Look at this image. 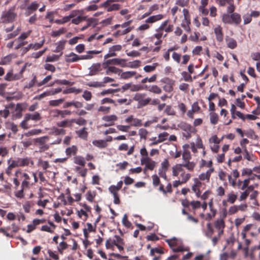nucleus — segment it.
I'll use <instances>...</instances> for the list:
<instances>
[{"instance_id":"c9c22d12","label":"nucleus","mask_w":260,"mask_h":260,"mask_svg":"<svg viewBox=\"0 0 260 260\" xmlns=\"http://www.w3.org/2000/svg\"><path fill=\"white\" fill-rule=\"evenodd\" d=\"M6 128L11 129L14 134L18 132V126L12 122H7L5 123Z\"/></svg>"},{"instance_id":"f704fd0d","label":"nucleus","mask_w":260,"mask_h":260,"mask_svg":"<svg viewBox=\"0 0 260 260\" xmlns=\"http://www.w3.org/2000/svg\"><path fill=\"white\" fill-rule=\"evenodd\" d=\"M182 167L186 168L189 171H193L196 167V163L193 161H187L180 164Z\"/></svg>"},{"instance_id":"13d9d810","label":"nucleus","mask_w":260,"mask_h":260,"mask_svg":"<svg viewBox=\"0 0 260 260\" xmlns=\"http://www.w3.org/2000/svg\"><path fill=\"white\" fill-rule=\"evenodd\" d=\"M86 20V16H79L76 18H74L72 20V23L75 24H79L80 22L85 21Z\"/></svg>"},{"instance_id":"a19ab883","label":"nucleus","mask_w":260,"mask_h":260,"mask_svg":"<svg viewBox=\"0 0 260 260\" xmlns=\"http://www.w3.org/2000/svg\"><path fill=\"white\" fill-rule=\"evenodd\" d=\"M96 194V193L95 191L88 190L86 194V200L90 202H93Z\"/></svg>"},{"instance_id":"c756f323","label":"nucleus","mask_w":260,"mask_h":260,"mask_svg":"<svg viewBox=\"0 0 260 260\" xmlns=\"http://www.w3.org/2000/svg\"><path fill=\"white\" fill-rule=\"evenodd\" d=\"M214 230L211 223H207L206 224V230L205 231V236L209 239H211L214 234Z\"/></svg>"},{"instance_id":"a18cd8bd","label":"nucleus","mask_w":260,"mask_h":260,"mask_svg":"<svg viewBox=\"0 0 260 260\" xmlns=\"http://www.w3.org/2000/svg\"><path fill=\"white\" fill-rule=\"evenodd\" d=\"M182 155L184 162L190 161V159L191 158L190 151L186 149L184 150Z\"/></svg>"},{"instance_id":"79ce46f5","label":"nucleus","mask_w":260,"mask_h":260,"mask_svg":"<svg viewBox=\"0 0 260 260\" xmlns=\"http://www.w3.org/2000/svg\"><path fill=\"white\" fill-rule=\"evenodd\" d=\"M92 144L94 146L101 148H105L107 146L106 141L103 140H94L92 142Z\"/></svg>"},{"instance_id":"0e129e2a","label":"nucleus","mask_w":260,"mask_h":260,"mask_svg":"<svg viewBox=\"0 0 260 260\" xmlns=\"http://www.w3.org/2000/svg\"><path fill=\"white\" fill-rule=\"evenodd\" d=\"M86 85L92 87H101L104 86L103 83L98 81L89 82L86 84Z\"/></svg>"},{"instance_id":"c85d7f7f","label":"nucleus","mask_w":260,"mask_h":260,"mask_svg":"<svg viewBox=\"0 0 260 260\" xmlns=\"http://www.w3.org/2000/svg\"><path fill=\"white\" fill-rule=\"evenodd\" d=\"M158 189L160 192H162L163 194L165 195H166L167 193H171L173 191L172 184L171 183H169L167 184L166 189L164 188V185L163 184H160Z\"/></svg>"},{"instance_id":"de8ad7c7","label":"nucleus","mask_w":260,"mask_h":260,"mask_svg":"<svg viewBox=\"0 0 260 260\" xmlns=\"http://www.w3.org/2000/svg\"><path fill=\"white\" fill-rule=\"evenodd\" d=\"M151 177L152 179V184L154 187H159L160 184H162L160 183V179L157 175H153Z\"/></svg>"},{"instance_id":"f03ea898","label":"nucleus","mask_w":260,"mask_h":260,"mask_svg":"<svg viewBox=\"0 0 260 260\" xmlns=\"http://www.w3.org/2000/svg\"><path fill=\"white\" fill-rule=\"evenodd\" d=\"M41 114L38 112H36L34 113H26L23 120L20 123V126L22 128L27 129L31 127V125L28 123L29 120H31L35 122H37L41 120Z\"/></svg>"},{"instance_id":"6e6d98bb","label":"nucleus","mask_w":260,"mask_h":260,"mask_svg":"<svg viewBox=\"0 0 260 260\" xmlns=\"http://www.w3.org/2000/svg\"><path fill=\"white\" fill-rule=\"evenodd\" d=\"M72 120L73 124L74 123H76L77 124L80 126L85 125L87 123V120L82 117H80L77 119H72Z\"/></svg>"},{"instance_id":"473e14b6","label":"nucleus","mask_w":260,"mask_h":260,"mask_svg":"<svg viewBox=\"0 0 260 260\" xmlns=\"http://www.w3.org/2000/svg\"><path fill=\"white\" fill-rule=\"evenodd\" d=\"M78 151V148L75 145H72L71 147H68L66 149V153L69 157L71 155H75Z\"/></svg>"},{"instance_id":"6e6552de","label":"nucleus","mask_w":260,"mask_h":260,"mask_svg":"<svg viewBox=\"0 0 260 260\" xmlns=\"http://www.w3.org/2000/svg\"><path fill=\"white\" fill-rule=\"evenodd\" d=\"M26 69V66H24L19 72L17 74H14L13 70H10L5 76V80L8 81H11L14 80H18L23 77V74Z\"/></svg>"},{"instance_id":"412c9836","label":"nucleus","mask_w":260,"mask_h":260,"mask_svg":"<svg viewBox=\"0 0 260 260\" xmlns=\"http://www.w3.org/2000/svg\"><path fill=\"white\" fill-rule=\"evenodd\" d=\"M56 125L62 128H72L73 126L72 119H66L62 121H58L56 122Z\"/></svg>"},{"instance_id":"338daca9","label":"nucleus","mask_w":260,"mask_h":260,"mask_svg":"<svg viewBox=\"0 0 260 260\" xmlns=\"http://www.w3.org/2000/svg\"><path fill=\"white\" fill-rule=\"evenodd\" d=\"M39 82H38V81L37 80V76L36 75H34L33 77V78L31 79V80L26 85L25 87L27 88H31L32 87L34 86V85L36 84H37Z\"/></svg>"},{"instance_id":"4c0bfd02","label":"nucleus","mask_w":260,"mask_h":260,"mask_svg":"<svg viewBox=\"0 0 260 260\" xmlns=\"http://www.w3.org/2000/svg\"><path fill=\"white\" fill-rule=\"evenodd\" d=\"M140 61L138 60H136L133 61H130L128 63L126 62V60L125 59V64L126 65L125 67H128L130 68H138L140 66Z\"/></svg>"},{"instance_id":"f257e3e1","label":"nucleus","mask_w":260,"mask_h":260,"mask_svg":"<svg viewBox=\"0 0 260 260\" xmlns=\"http://www.w3.org/2000/svg\"><path fill=\"white\" fill-rule=\"evenodd\" d=\"M20 181H21V189L16 191L15 195L17 198L21 199L24 196V190L29 188L30 185V177L27 173L18 170L15 172V177L13 179L15 189H17L20 185Z\"/></svg>"},{"instance_id":"2eb2a0df","label":"nucleus","mask_w":260,"mask_h":260,"mask_svg":"<svg viewBox=\"0 0 260 260\" xmlns=\"http://www.w3.org/2000/svg\"><path fill=\"white\" fill-rule=\"evenodd\" d=\"M226 4L229 6L227 8V14H232L235 13V7L234 5V0H219V5L221 6H224Z\"/></svg>"},{"instance_id":"393cba45","label":"nucleus","mask_w":260,"mask_h":260,"mask_svg":"<svg viewBox=\"0 0 260 260\" xmlns=\"http://www.w3.org/2000/svg\"><path fill=\"white\" fill-rule=\"evenodd\" d=\"M225 41L229 48L234 49L237 47V41L233 38L226 36L225 38Z\"/></svg>"},{"instance_id":"cd10ccee","label":"nucleus","mask_w":260,"mask_h":260,"mask_svg":"<svg viewBox=\"0 0 260 260\" xmlns=\"http://www.w3.org/2000/svg\"><path fill=\"white\" fill-rule=\"evenodd\" d=\"M87 129V128L86 127H84L81 129L76 131V134L80 138L83 140H87L88 135Z\"/></svg>"},{"instance_id":"3c124183","label":"nucleus","mask_w":260,"mask_h":260,"mask_svg":"<svg viewBox=\"0 0 260 260\" xmlns=\"http://www.w3.org/2000/svg\"><path fill=\"white\" fill-rule=\"evenodd\" d=\"M16 41V44L14 46V49L15 50H18L21 48H22L23 46H25L27 44V42L25 41H23L20 40H18V39H15Z\"/></svg>"},{"instance_id":"69168bd1","label":"nucleus","mask_w":260,"mask_h":260,"mask_svg":"<svg viewBox=\"0 0 260 260\" xmlns=\"http://www.w3.org/2000/svg\"><path fill=\"white\" fill-rule=\"evenodd\" d=\"M181 75H182V76L184 81H185L186 82H192V77L190 75V74L184 71V72H182Z\"/></svg>"},{"instance_id":"aec40b11","label":"nucleus","mask_w":260,"mask_h":260,"mask_svg":"<svg viewBox=\"0 0 260 260\" xmlns=\"http://www.w3.org/2000/svg\"><path fill=\"white\" fill-rule=\"evenodd\" d=\"M71 106L74 107L75 108L79 109L83 107V105L82 103L77 101H72L70 102H66L63 104V108L66 109Z\"/></svg>"},{"instance_id":"423d86ee","label":"nucleus","mask_w":260,"mask_h":260,"mask_svg":"<svg viewBox=\"0 0 260 260\" xmlns=\"http://www.w3.org/2000/svg\"><path fill=\"white\" fill-rule=\"evenodd\" d=\"M15 7L11 8L8 11L4 13L2 16L3 23H9L14 22L17 17V14L14 12Z\"/></svg>"},{"instance_id":"9d476101","label":"nucleus","mask_w":260,"mask_h":260,"mask_svg":"<svg viewBox=\"0 0 260 260\" xmlns=\"http://www.w3.org/2000/svg\"><path fill=\"white\" fill-rule=\"evenodd\" d=\"M180 127L184 131L183 136L185 137L186 139H189L191 137L192 133L196 132L195 128L190 124L186 123H182Z\"/></svg>"},{"instance_id":"0eeeda50","label":"nucleus","mask_w":260,"mask_h":260,"mask_svg":"<svg viewBox=\"0 0 260 260\" xmlns=\"http://www.w3.org/2000/svg\"><path fill=\"white\" fill-rule=\"evenodd\" d=\"M145 93H136L133 97V100L137 101L140 107H144L149 104L151 101L150 98H146Z\"/></svg>"},{"instance_id":"39448f33","label":"nucleus","mask_w":260,"mask_h":260,"mask_svg":"<svg viewBox=\"0 0 260 260\" xmlns=\"http://www.w3.org/2000/svg\"><path fill=\"white\" fill-rule=\"evenodd\" d=\"M166 242L168 244L173 252H176L185 250L182 245L181 241L176 238L167 239Z\"/></svg>"},{"instance_id":"4be33fe9","label":"nucleus","mask_w":260,"mask_h":260,"mask_svg":"<svg viewBox=\"0 0 260 260\" xmlns=\"http://www.w3.org/2000/svg\"><path fill=\"white\" fill-rule=\"evenodd\" d=\"M144 89L155 94H160L162 92L161 88L156 85H152L148 86L145 85L144 86Z\"/></svg>"},{"instance_id":"1a4fd4ad","label":"nucleus","mask_w":260,"mask_h":260,"mask_svg":"<svg viewBox=\"0 0 260 260\" xmlns=\"http://www.w3.org/2000/svg\"><path fill=\"white\" fill-rule=\"evenodd\" d=\"M111 65L120 66L121 67L124 68L126 66L125 64V59L118 58L109 59H107L103 63L104 69H106L107 67Z\"/></svg>"},{"instance_id":"680f3d73","label":"nucleus","mask_w":260,"mask_h":260,"mask_svg":"<svg viewBox=\"0 0 260 260\" xmlns=\"http://www.w3.org/2000/svg\"><path fill=\"white\" fill-rule=\"evenodd\" d=\"M8 164H10L11 166L13 167V168H16V167H20V166L19 165L20 163H19V158H17L16 159H15L10 158L8 160Z\"/></svg>"},{"instance_id":"a878e982","label":"nucleus","mask_w":260,"mask_h":260,"mask_svg":"<svg viewBox=\"0 0 260 260\" xmlns=\"http://www.w3.org/2000/svg\"><path fill=\"white\" fill-rule=\"evenodd\" d=\"M104 3H102L100 7L106 9L107 12H111L113 11L119 10L120 9V5L118 4L109 3L107 6H104Z\"/></svg>"},{"instance_id":"5fc2aeb1","label":"nucleus","mask_w":260,"mask_h":260,"mask_svg":"<svg viewBox=\"0 0 260 260\" xmlns=\"http://www.w3.org/2000/svg\"><path fill=\"white\" fill-rule=\"evenodd\" d=\"M62 52L60 53V55L53 54L51 56H48L46 57V62H53L57 61L59 59L60 56L62 55Z\"/></svg>"},{"instance_id":"bb28decb","label":"nucleus","mask_w":260,"mask_h":260,"mask_svg":"<svg viewBox=\"0 0 260 260\" xmlns=\"http://www.w3.org/2000/svg\"><path fill=\"white\" fill-rule=\"evenodd\" d=\"M45 219H34L32 223L33 224H29L28 225V229L27 230L26 232L27 233H29L31 232L32 231L35 229L36 226L41 224L45 222Z\"/></svg>"},{"instance_id":"6ab92c4d","label":"nucleus","mask_w":260,"mask_h":260,"mask_svg":"<svg viewBox=\"0 0 260 260\" xmlns=\"http://www.w3.org/2000/svg\"><path fill=\"white\" fill-rule=\"evenodd\" d=\"M214 169H209L206 172L202 173L199 176V179L201 181H206L209 182L211 174L214 172Z\"/></svg>"},{"instance_id":"e2e57ef3","label":"nucleus","mask_w":260,"mask_h":260,"mask_svg":"<svg viewBox=\"0 0 260 260\" xmlns=\"http://www.w3.org/2000/svg\"><path fill=\"white\" fill-rule=\"evenodd\" d=\"M68 247V244L64 241H62L59 244L57 249L60 254L63 253V251Z\"/></svg>"},{"instance_id":"72a5a7b5","label":"nucleus","mask_w":260,"mask_h":260,"mask_svg":"<svg viewBox=\"0 0 260 260\" xmlns=\"http://www.w3.org/2000/svg\"><path fill=\"white\" fill-rule=\"evenodd\" d=\"M67 43L66 40H61L56 44V47L55 49L54 50V52H62V51L64 49L66 44Z\"/></svg>"},{"instance_id":"58836bf2","label":"nucleus","mask_w":260,"mask_h":260,"mask_svg":"<svg viewBox=\"0 0 260 260\" xmlns=\"http://www.w3.org/2000/svg\"><path fill=\"white\" fill-rule=\"evenodd\" d=\"M136 75V72L135 71H127L121 73L120 74V77L123 79H127Z\"/></svg>"},{"instance_id":"ea45409f","label":"nucleus","mask_w":260,"mask_h":260,"mask_svg":"<svg viewBox=\"0 0 260 260\" xmlns=\"http://www.w3.org/2000/svg\"><path fill=\"white\" fill-rule=\"evenodd\" d=\"M74 162L75 164L80 165L81 166H84L85 165V159L81 156H76L74 158Z\"/></svg>"},{"instance_id":"4468645a","label":"nucleus","mask_w":260,"mask_h":260,"mask_svg":"<svg viewBox=\"0 0 260 260\" xmlns=\"http://www.w3.org/2000/svg\"><path fill=\"white\" fill-rule=\"evenodd\" d=\"M214 33L215 35L216 41L219 43L222 42L224 39V34L223 28L220 25H217L214 28Z\"/></svg>"},{"instance_id":"e433bc0d","label":"nucleus","mask_w":260,"mask_h":260,"mask_svg":"<svg viewBox=\"0 0 260 260\" xmlns=\"http://www.w3.org/2000/svg\"><path fill=\"white\" fill-rule=\"evenodd\" d=\"M87 26L95 27L98 24V20L95 18H87L86 16Z\"/></svg>"},{"instance_id":"dca6fc26","label":"nucleus","mask_w":260,"mask_h":260,"mask_svg":"<svg viewBox=\"0 0 260 260\" xmlns=\"http://www.w3.org/2000/svg\"><path fill=\"white\" fill-rule=\"evenodd\" d=\"M118 117L115 115H106L102 117V120L107 123L104 124L105 126H109L114 124L115 121L117 120Z\"/></svg>"},{"instance_id":"5701e85b","label":"nucleus","mask_w":260,"mask_h":260,"mask_svg":"<svg viewBox=\"0 0 260 260\" xmlns=\"http://www.w3.org/2000/svg\"><path fill=\"white\" fill-rule=\"evenodd\" d=\"M169 21L166 20L164 21L160 26L156 29V32L154 35V37L156 38L157 40H161V38L163 35V31L165 28V25H168Z\"/></svg>"},{"instance_id":"20e7f679","label":"nucleus","mask_w":260,"mask_h":260,"mask_svg":"<svg viewBox=\"0 0 260 260\" xmlns=\"http://www.w3.org/2000/svg\"><path fill=\"white\" fill-rule=\"evenodd\" d=\"M241 15L238 13L232 14H223L222 16V21L225 24L238 25L241 22Z\"/></svg>"},{"instance_id":"37998d69","label":"nucleus","mask_w":260,"mask_h":260,"mask_svg":"<svg viewBox=\"0 0 260 260\" xmlns=\"http://www.w3.org/2000/svg\"><path fill=\"white\" fill-rule=\"evenodd\" d=\"M132 30V28L131 27H127L123 30H118L114 34V36L115 37H118L120 36L125 35Z\"/></svg>"},{"instance_id":"8fccbe9b","label":"nucleus","mask_w":260,"mask_h":260,"mask_svg":"<svg viewBox=\"0 0 260 260\" xmlns=\"http://www.w3.org/2000/svg\"><path fill=\"white\" fill-rule=\"evenodd\" d=\"M72 113L69 110H60L58 119H63L67 116H70Z\"/></svg>"},{"instance_id":"603ef678","label":"nucleus","mask_w":260,"mask_h":260,"mask_svg":"<svg viewBox=\"0 0 260 260\" xmlns=\"http://www.w3.org/2000/svg\"><path fill=\"white\" fill-rule=\"evenodd\" d=\"M42 130L41 129H33L25 133L24 136L29 137L34 135H38L42 133Z\"/></svg>"},{"instance_id":"c03bdc74","label":"nucleus","mask_w":260,"mask_h":260,"mask_svg":"<svg viewBox=\"0 0 260 260\" xmlns=\"http://www.w3.org/2000/svg\"><path fill=\"white\" fill-rule=\"evenodd\" d=\"M210 122L212 124H216L218 122V115L215 112H211L209 114Z\"/></svg>"},{"instance_id":"7c9ffc66","label":"nucleus","mask_w":260,"mask_h":260,"mask_svg":"<svg viewBox=\"0 0 260 260\" xmlns=\"http://www.w3.org/2000/svg\"><path fill=\"white\" fill-rule=\"evenodd\" d=\"M106 74L107 75H110L111 73L118 74L120 75L121 73L122 70L114 66H108L106 68Z\"/></svg>"},{"instance_id":"2f4dec72","label":"nucleus","mask_w":260,"mask_h":260,"mask_svg":"<svg viewBox=\"0 0 260 260\" xmlns=\"http://www.w3.org/2000/svg\"><path fill=\"white\" fill-rule=\"evenodd\" d=\"M163 18V16L161 14L156 15H153L148 17L145 20V23H153L157 21L161 20Z\"/></svg>"},{"instance_id":"774afa93","label":"nucleus","mask_w":260,"mask_h":260,"mask_svg":"<svg viewBox=\"0 0 260 260\" xmlns=\"http://www.w3.org/2000/svg\"><path fill=\"white\" fill-rule=\"evenodd\" d=\"M12 60V57L11 55H7L4 58H3L1 61H0V64L2 65H6L10 63Z\"/></svg>"},{"instance_id":"a211bd4d","label":"nucleus","mask_w":260,"mask_h":260,"mask_svg":"<svg viewBox=\"0 0 260 260\" xmlns=\"http://www.w3.org/2000/svg\"><path fill=\"white\" fill-rule=\"evenodd\" d=\"M39 4L36 2H33L31 4L28 6L26 9V11L24 13L25 16H29L35 12L38 8Z\"/></svg>"},{"instance_id":"f8f14e48","label":"nucleus","mask_w":260,"mask_h":260,"mask_svg":"<svg viewBox=\"0 0 260 260\" xmlns=\"http://www.w3.org/2000/svg\"><path fill=\"white\" fill-rule=\"evenodd\" d=\"M141 164L145 166L144 169V172H145L147 170L152 171L155 167V162L152 160L150 157L141 158Z\"/></svg>"},{"instance_id":"bf43d9fd","label":"nucleus","mask_w":260,"mask_h":260,"mask_svg":"<svg viewBox=\"0 0 260 260\" xmlns=\"http://www.w3.org/2000/svg\"><path fill=\"white\" fill-rule=\"evenodd\" d=\"M67 31L66 28L62 27L57 30L52 32L51 36L53 37L60 36L61 35L64 34Z\"/></svg>"},{"instance_id":"b1692460","label":"nucleus","mask_w":260,"mask_h":260,"mask_svg":"<svg viewBox=\"0 0 260 260\" xmlns=\"http://www.w3.org/2000/svg\"><path fill=\"white\" fill-rule=\"evenodd\" d=\"M79 60V56L74 52L65 55V61L66 62H74Z\"/></svg>"},{"instance_id":"f3484780","label":"nucleus","mask_w":260,"mask_h":260,"mask_svg":"<svg viewBox=\"0 0 260 260\" xmlns=\"http://www.w3.org/2000/svg\"><path fill=\"white\" fill-rule=\"evenodd\" d=\"M89 72L88 76H94L98 75V73L102 71L101 64L100 63H93L89 68Z\"/></svg>"},{"instance_id":"ddd939ff","label":"nucleus","mask_w":260,"mask_h":260,"mask_svg":"<svg viewBox=\"0 0 260 260\" xmlns=\"http://www.w3.org/2000/svg\"><path fill=\"white\" fill-rule=\"evenodd\" d=\"M214 226L218 231L219 236H222L224 233L225 227V221L223 219H217L214 222Z\"/></svg>"},{"instance_id":"9b49d317","label":"nucleus","mask_w":260,"mask_h":260,"mask_svg":"<svg viewBox=\"0 0 260 260\" xmlns=\"http://www.w3.org/2000/svg\"><path fill=\"white\" fill-rule=\"evenodd\" d=\"M184 19L181 23V26L187 32L190 31V19L189 12L187 9H183Z\"/></svg>"},{"instance_id":"49530a36","label":"nucleus","mask_w":260,"mask_h":260,"mask_svg":"<svg viewBox=\"0 0 260 260\" xmlns=\"http://www.w3.org/2000/svg\"><path fill=\"white\" fill-rule=\"evenodd\" d=\"M64 101V99L50 100L49 102V105L52 107H58Z\"/></svg>"},{"instance_id":"7ed1b4c3","label":"nucleus","mask_w":260,"mask_h":260,"mask_svg":"<svg viewBox=\"0 0 260 260\" xmlns=\"http://www.w3.org/2000/svg\"><path fill=\"white\" fill-rule=\"evenodd\" d=\"M172 175L175 177L179 176L183 183H186L191 177V175L185 172L181 164H177L172 168Z\"/></svg>"},{"instance_id":"052dcab7","label":"nucleus","mask_w":260,"mask_h":260,"mask_svg":"<svg viewBox=\"0 0 260 260\" xmlns=\"http://www.w3.org/2000/svg\"><path fill=\"white\" fill-rule=\"evenodd\" d=\"M55 83L57 84H59V85H71V82L68 80L57 79V80H55L53 83L50 84L49 85V86H52Z\"/></svg>"},{"instance_id":"09e8293b","label":"nucleus","mask_w":260,"mask_h":260,"mask_svg":"<svg viewBox=\"0 0 260 260\" xmlns=\"http://www.w3.org/2000/svg\"><path fill=\"white\" fill-rule=\"evenodd\" d=\"M28 107V105L26 103H18L15 108L16 111L22 112L25 110Z\"/></svg>"},{"instance_id":"4d7b16f0","label":"nucleus","mask_w":260,"mask_h":260,"mask_svg":"<svg viewBox=\"0 0 260 260\" xmlns=\"http://www.w3.org/2000/svg\"><path fill=\"white\" fill-rule=\"evenodd\" d=\"M227 197V202L230 204H234L237 199V196L233 192L229 193Z\"/></svg>"},{"instance_id":"864d4df0","label":"nucleus","mask_w":260,"mask_h":260,"mask_svg":"<svg viewBox=\"0 0 260 260\" xmlns=\"http://www.w3.org/2000/svg\"><path fill=\"white\" fill-rule=\"evenodd\" d=\"M45 40H43L40 43H30L29 44V48L34 50H38L41 48L44 45Z\"/></svg>"}]
</instances>
